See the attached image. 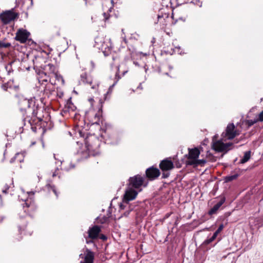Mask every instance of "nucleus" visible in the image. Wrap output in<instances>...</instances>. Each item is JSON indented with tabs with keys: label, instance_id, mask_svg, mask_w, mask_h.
I'll return each mask as SVG.
<instances>
[{
	"label": "nucleus",
	"instance_id": "30",
	"mask_svg": "<svg viewBox=\"0 0 263 263\" xmlns=\"http://www.w3.org/2000/svg\"><path fill=\"white\" fill-rule=\"evenodd\" d=\"M61 114L62 116L68 117V115L70 114V112H69L68 109H67V108L64 106V107L61 111Z\"/></svg>",
	"mask_w": 263,
	"mask_h": 263
},
{
	"label": "nucleus",
	"instance_id": "2",
	"mask_svg": "<svg viewBox=\"0 0 263 263\" xmlns=\"http://www.w3.org/2000/svg\"><path fill=\"white\" fill-rule=\"evenodd\" d=\"M79 145V142H77ZM100 141L94 135H89L85 139L84 145L79 146L77 155L80 157L79 160H82L87 158L90 155L95 156L99 154V147Z\"/></svg>",
	"mask_w": 263,
	"mask_h": 263
},
{
	"label": "nucleus",
	"instance_id": "7",
	"mask_svg": "<svg viewBox=\"0 0 263 263\" xmlns=\"http://www.w3.org/2000/svg\"><path fill=\"white\" fill-rule=\"evenodd\" d=\"M227 140H223L222 139V137H221V139L214 141L213 140L212 142V147L217 152H228L230 148V147L232 145V143H224L223 141H226Z\"/></svg>",
	"mask_w": 263,
	"mask_h": 263
},
{
	"label": "nucleus",
	"instance_id": "1",
	"mask_svg": "<svg viewBox=\"0 0 263 263\" xmlns=\"http://www.w3.org/2000/svg\"><path fill=\"white\" fill-rule=\"evenodd\" d=\"M144 177L139 175H135L134 177H130L129 179V183L124 195L122 202L120 205V210L126 211L123 213L124 216H127L130 212L133 210L128 202L129 201L134 199L141 189H139L144 183Z\"/></svg>",
	"mask_w": 263,
	"mask_h": 263
},
{
	"label": "nucleus",
	"instance_id": "10",
	"mask_svg": "<svg viewBox=\"0 0 263 263\" xmlns=\"http://www.w3.org/2000/svg\"><path fill=\"white\" fill-rule=\"evenodd\" d=\"M80 257L82 258H84V260L81 261L80 263H93L95 255L93 252L87 249L86 252L84 253V257H83L82 254H81Z\"/></svg>",
	"mask_w": 263,
	"mask_h": 263
},
{
	"label": "nucleus",
	"instance_id": "43",
	"mask_svg": "<svg viewBox=\"0 0 263 263\" xmlns=\"http://www.w3.org/2000/svg\"><path fill=\"white\" fill-rule=\"evenodd\" d=\"M26 194L28 195V196H30V195H33L34 194V193L33 192H27L26 193Z\"/></svg>",
	"mask_w": 263,
	"mask_h": 263
},
{
	"label": "nucleus",
	"instance_id": "64",
	"mask_svg": "<svg viewBox=\"0 0 263 263\" xmlns=\"http://www.w3.org/2000/svg\"><path fill=\"white\" fill-rule=\"evenodd\" d=\"M134 64H135V65H137V63H136V62H134Z\"/></svg>",
	"mask_w": 263,
	"mask_h": 263
},
{
	"label": "nucleus",
	"instance_id": "8",
	"mask_svg": "<svg viewBox=\"0 0 263 263\" xmlns=\"http://www.w3.org/2000/svg\"><path fill=\"white\" fill-rule=\"evenodd\" d=\"M174 17H157V22H160V27L162 29L165 28L167 26H171L175 24L177 20H174Z\"/></svg>",
	"mask_w": 263,
	"mask_h": 263
},
{
	"label": "nucleus",
	"instance_id": "58",
	"mask_svg": "<svg viewBox=\"0 0 263 263\" xmlns=\"http://www.w3.org/2000/svg\"><path fill=\"white\" fill-rule=\"evenodd\" d=\"M111 8L110 7V8L108 9V11H109V12H110V11H111Z\"/></svg>",
	"mask_w": 263,
	"mask_h": 263
},
{
	"label": "nucleus",
	"instance_id": "46",
	"mask_svg": "<svg viewBox=\"0 0 263 263\" xmlns=\"http://www.w3.org/2000/svg\"><path fill=\"white\" fill-rule=\"evenodd\" d=\"M97 87H98V85H92L91 88L92 89H96L97 88Z\"/></svg>",
	"mask_w": 263,
	"mask_h": 263
},
{
	"label": "nucleus",
	"instance_id": "34",
	"mask_svg": "<svg viewBox=\"0 0 263 263\" xmlns=\"http://www.w3.org/2000/svg\"><path fill=\"white\" fill-rule=\"evenodd\" d=\"M257 118L258 121L263 122V110L258 115Z\"/></svg>",
	"mask_w": 263,
	"mask_h": 263
},
{
	"label": "nucleus",
	"instance_id": "61",
	"mask_svg": "<svg viewBox=\"0 0 263 263\" xmlns=\"http://www.w3.org/2000/svg\"><path fill=\"white\" fill-rule=\"evenodd\" d=\"M180 20H182L183 21H184V20H183L182 19V17H180Z\"/></svg>",
	"mask_w": 263,
	"mask_h": 263
},
{
	"label": "nucleus",
	"instance_id": "47",
	"mask_svg": "<svg viewBox=\"0 0 263 263\" xmlns=\"http://www.w3.org/2000/svg\"><path fill=\"white\" fill-rule=\"evenodd\" d=\"M101 238L104 240L106 239V237L104 235L102 236Z\"/></svg>",
	"mask_w": 263,
	"mask_h": 263
},
{
	"label": "nucleus",
	"instance_id": "45",
	"mask_svg": "<svg viewBox=\"0 0 263 263\" xmlns=\"http://www.w3.org/2000/svg\"><path fill=\"white\" fill-rule=\"evenodd\" d=\"M137 88H139V89H142V88H142V84H141V83H140V84H139V85L138 86V87H137Z\"/></svg>",
	"mask_w": 263,
	"mask_h": 263
},
{
	"label": "nucleus",
	"instance_id": "51",
	"mask_svg": "<svg viewBox=\"0 0 263 263\" xmlns=\"http://www.w3.org/2000/svg\"><path fill=\"white\" fill-rule=\"evenodd\" d=\"M104 15H107V16H110V14H109V13L106 14V13H105V12H104Z\"/></svg>",
	"mask_w": 263,
	"mask_h": 263
},
{
	"label": "nucleus",
	"instance_id": "44",
	"mask_svg": "<svg viewBox=\"0 0 263 263\" xmlns=\"http://www.w3.org/2000/svg\"><path fill=\"white\" fill-rule=\"evenodd\" d=\"M127 71H128V70H127L124 71L123 72V73H122V76H124V75H125V74L127 72Z\"/></svg>",
	"mask_w": 263,
	"mask_h": 263
},
{
	"label": "nucleus",
	"instance_id": "12",
	"mask_svg": "<svg viewBox=\"0 0 263 263\" xmlns=\"http://www.w3.org/2000/svg\"><path fill=\"white\" fill-rule=\"evenodd\" d=\"M121 78V77L119 75V67H118V70L117 72L116 73L115 76V79L114 83L109 86L108 91L106 92V93L104 95V100H106L108 99L110 97V96L112 91L113 88L115 87V86L117 84L118 81Z\"/></svg>",
	"mask_w": 263,
	"mask_h": 263
},
{
	"label": "nucleus",
	"instance_id": "15",
	"mask_svg": "<svg viewBox=\"0 0 263 263\" xmlns=\"http://www.w3.org/2000/svg\"><path fill=\"white\" fill-rule=\"evenodd\" d=\"M199 154L200 152L197 148L189 149L187 164H189V162L192 161V160L197 159L198 158Z\"/></svg>",
	"mask_w": 263,
	"mask_h": 263
},
{
	"label": "nucleus",
	"instance_id": "50",
	"mask_svg": "<svg viewBox=\"0 0 263 263\" xmlns=\"http://www.w3.org/2000/svg\"><path fill=\"white\" fill-rule=\"evenodd\" d=\"M74 167V165L71 164L70 169L73 168Z\"/></svg>",
	"mask_w": 263,
	"mask_h": 263
},
{
	"label": "nucleus",
	"instance_id": "63",
	"mask_svg": "<svg viewBox=\"0 0 263 263\" xmlns=\"http://www.w3.org/2000/svg\"><path fill=\"white\" fill-rule=\"evenodd\" d=\"M145 71L146 72L147 69L145 67Z\"/></svg>",
	"mask_w": 263,
	"mask_h": 263
},
{
	"label": "nucleus",
	"instance_id": "22",
	"mask_svg": "<svg viewBox=\"0 0 263 263\" xmlns=\"http://www.w3.org/2000/svg\"><path fill=\"white\" fill-rule=\"evenodd\" d=\"M251 157V151H247L245 153L244 156L240 160L241 163H245L247 162L250 158Z\"/></svg>",
	"mask_w": 263,
	"mask_h": 263
},
{
	"label": "nucleus",
	"instance_id": "40",
	"mask_svg": "<svg viewBox=\"0 0 263 263\" xmlns=\"http://www.w3.org/2000/svg\"><path fill=\"white\" fill-rule=\"evenodd\" d=\"M52 51V49L48 47V50L46 51H43L46 55H49L50 53V52Z\"/></svg>",
	"mask_w": 263,
	"mask_h": 263
},
{
	"label": "nucleus",
	"instance_id": "18",
	"mask_svg": "<svg viewBox=\"0 0 263 263\" xmlns=\"http://www.w3.org/2000/svg\"><path fill=\"white\" fill-rule=\"evenodd\" d=\"M25 152H21V153H17L16 154L14 157H13L11 159L10 162V163H13L14 162V161L16 160L17 161L19 162H22L24 161V158L25 155Z\"/></svg>",
	"mask_w": 263,
	"mask_h": 263
},
{
	"label": "nucleus",
	"instance_id": "11",
	"mask_svg": "<svg viewBox=\"0 0 263 263\" xmlns=\"http://www.w3.org/2000/svg\"><path fill=\"white\" fill-rule=\"evenodd\" d=\"M159 166L163 172H167L173 169L174 167L173 162L168 158L162 160Z\"/></svg>",
	"mask_w": 263,
	"mask_h": 263
},
{
	"label": "nucleus",
	"instance_id": "42",
	"mask_svg": "<svg viewBox=\"0 0 263 263\" xmlns=\"http://www.w3.org/2000/svg\"><path fill=\"white\" fill-rule=\"evenodd\" d=\"M79 135L80 137H84V135L83 134V132L81 130H79Z\"/></svg>",
	"mask_w": 263,
	"mask_h": 263
},
{
	"label": "nucleus",
	"instance_id": "17",
	"mask_svg": "<svg viewBox=\"0 0 263 263\" xmlns=\"http://www.w3.org/2000/svg\"><path fill=\"white\" fill-rule=\"evenodd\" d=\"M80 84H88L91 85L92 84V79L90 77L88 76L85 72H83L80 76L79 81Z\"/></svg>",
	"mask_w": 263,
	"mask_h": 263
},
{
	"label": "nucleus",
	"instance_id": "53",
	"mask_svg": "<svg viewBox=\"0 0 263 263\" xmlns=\"http://www.w3.org/2000/svg\"><path fill=\"white\" fill-rule=\"evenodd\" d=\"M56 176H57V174H55V172L53 173V174H52V176L54 177H55Z\"/></svg>",
	"mask_w": 263,
	"mask_h": 263
},
{
	"label": "nucleus",
	"instance_id": "62",
	"mask_svg": "<svg viewBox=\"0 0 263 263\" xmlns=\"http://www.w3.org/2000/svg\"><path fill=\"white\" fill-rule=\"evenodd\" d=\"M59 163L60 164H62V162L61 161H59Z\"/></svg>",
	"mask_w": 263,
	"mask_h": 263
},
{
	"label": "nucleus",
	"instance_id": "5",
	"mask_svg": "<svg viewBox=\"0 0 263 263\" xmlns=\"http://www.w3.org/2000/svg\"><path fill=\"white\" fill-rule=\"evenodd\" d=\"M18 198L22 200L24 203L22 204L23 210L25 213V215L30 214L31 212L36 210V205L34 201L31 197L27 198H21V196H18Z\"/></svg>",
	"mask_w": 263,
	"mask_h": 263
},
{
	"label": "nucleus",
	"instance_id": "27",
	"mask_svg": "<svg viewBox=\"0 0 263 263\" xmlns=\"http://www.w3.org/2000/svg\"><path fill=\"white\" fill-rule=\"evenodd\" d=\"M238 177L237 174H234L233 175L228 176L225 177L224 180L225 182H228L231 181L235 179H236Z\"/></svg>",
	"mask_w": 263,
	"mask_h": 263
},
{
	"label": "nucleus",
	"instance_id": "39",
	"mask_svg": "<svg viewBox=\"0 0 263 263\" xmlns=\"http://www.w3.org/2000/svg\"><path fill=\"white\" fill-rule=\"evenodd\" d=\"M169 175L170 173L168 172H163V173H162V177L164 178H167L169 176Z\"/></svg>",
	"mask_w": 263,
	"mask_h": 263
},
{
	"label": "nucleus",
	"instance_id": "19",
	"mask_svg": "<svg viewBox=\"0 0 263 263\" xmlns=\"http://www.w3.org/2000/svg\"><path fill=\"white\" fill-rule=\"evenodd\" d=\"M206 160L204 159H196L192 160V161H190L189 162V165H195V166H198V165H203L206 163Z\"/></svg>",
	"mask_w": 263,
	"mask_h": 263
},
{
	"label": "nucleus",
	"instance_id": "9",
	"mask_svg": "<svg viewBox=\"0 0 263 263\" xmlns=\"http://www.w3.org/2000/svg\"><path fill=\"white\" fill-rule=\"evenodd\" d=\"M30 35V33L23 29H19L16 33L15 39L21 43H25Z\"/></svg>",
	"mask_w": 263,
	"mask_h": 263
},
{
	"label": "nucleus",
	"instance_id": "31",
	"mask_svg": "<svg viewBox=\"0 0 263 263\" xmlns=\"http://www.w3.org/2000/svg\"><path fill=\"white\" fill-rule=\"evenodd\" d=\"M11 46L10 43H4L0 41V47L2 48H8Z\"/></svg>",
	"mask_w": 263,
	"mask_h": 263
},
{
	"label": "nucleus",
	"instance_id": "29",
	"mask_svg": "<svg viewBox=\"0 0 263 263\" xmlns=\"http://www.w3.org/2000/svg\"><path fill=\"white\" fill-rule=\"evenodd\" d=\"M46 186L49 191H52L54 193L57 197L58 196V194L54 185L51 184H47Z\"/></svg>",
	"mask_w": 263,
	"mask_h": 263
},
{
	"label": "nucleus",
	"instance_id": "20",
	"mask_svg": "<svg viewBox=\"0 0 263 263\" xmlns=\"http://www.w3.org/2000/svg\"><path fill=\"white\" fill-rule=\"evenodd\" d=\"M17 14L14 11L13 9L7 10L0 14V16H17Z\"/></svg>",
	"mask_w": 263,
	"mask_h": 263
},
{
	"label": "nucleus",
	"instance_id": "23",
	"mask_svg": "<svg viewBox=\"0 0 263 263\" xmlns=\"http://www.w3.org/2000/svg\"><path fill=\"white\" fill-rule=\"evenodd\" d=\"M111 138L112 140L111 143L116 144L121 140V135L118 134H114L111 136Z\"/></svg>",
	"mask_w": 263,
	"mask_h": 263
},
{
	"label": "nucleus",
	"instance_id": "38",
	"mask_svg": "<svg viewBox=\"0 0 263 263\" xmlns=\"http://www.w3.org/2000/svg\"><path fill=\"white\" fill-rule=\"evenodd\" d=\"M223 224H221L216 231L219 233L223 230Z\"/></svg>",
	"mask_w": 263,
	"mask_h": 263
},
{
	"label": "nucleus",
	"instance_id": "41",
	"mask_svg": "<svg viewBox=\"0 0 263 263\" xmlns=\"http://www.w3.org/2000/svg\"><path fill=\"white\" fill-rule=\"evenodd\" d=\"M218 234L219 233L217 231H216L212 236L213 238H214L215 239L217 237Z\"/></svg>",
	"mask_w": 263,
	"mask_h": 263
},
{
	"label": "nucleus",
	"instance_id": "56",
	"mask_svg": "<svg viewBox=\"0 0 263 263\" xmlns=\"http://www.w3.org/2000/svg\"><path fill=\"white\" fill-rule=\"evenodd\" d=\"M93 101V99H89V101H90V102H91V101Z\"/></svg>",
	"mask_w": 263,
	"mask_h": 263
},
{
	"label": "nucleus",
	"instance_id": "49",
	"mask_svg": "<svg viewBox=\"0 0 263 263\" xmlns=\"http://www.w3.org/2000/svg\"><path fill=\"white\" fill-rule=\"evenodd\" d=\"M155 42V39L154 37L153 38L152 40V43L154 44Z\"/></svg>",
	"mask_w": 263,
	"mask_h": 263
},
{
	"label": "nucleus",
	"instance_id": "24",
	"mask_svg": "<svg viewBox=\"0 0 263 263\" xmlns=\"http://www.w3.org/2000/svg\"><path fill=\"white\" fill-rule=\"evenodd\" d=\"M65 107L68 109L69 112L70 113L71 112H73L76 109L75 106L70 102L68 101L66 104L65 105Z\"/></svg>",
	"mask_w": 263,
	"mask_h": 263
},
{
	"label": "nucleus",
	"instance_id": "4",
	"mask_svg": "<svg viewBox=\"0 0 263 263\" xmlns=\"http://www.w3.org/2000/svg\"><path fill=\"white\" fill-rule=\"evenodd\" d=\"M20 109L22 111H25L28 113H31L33 115H36L34 98L30 99H23L20 101Z\"/></svg>",
	"mask_w": 263,
	"mask_h": 263
},
{
	"label": "nucleus",
	"instance_id": "32",
	"mask_svg": "<svg viewBox=\"0 0 263 263\" xmlns=\"http://www.w3.org/2000/svg\"><path fill=\"white\" fill-rule=\"evenodd\" d=\"M215 239L214 238H213V237L212 236L210 238H208L206 239H205L203 242V244L205 245L210 244L211 242L213 241Z\"/></svg>",
	"mask_w": 263,
	"mask_h": 263
},
{
	"label": "nucleus",
	"instance_id": "33",
	"mask_svg": "<svg viewBox=\"0 0 263 263\" xmlns=\"http://www.w3.org/2000/svg\"><path fill=\"white\" fill-rule=\"evenodd\" d=\"M47 67H49L50 71L53 73V74L55 73L56 68L52 64H48Z\"/></svg>",
	"mask_w": 263,
	"mask_h": 263
},
{
	"label": "nucleus",
	"instance_id": "35",
	"mask_svg": "<svg viewBox=\"0 0 263 263\" xmlns=\"http://www.w3.org/2000/svg\"><path fill=\"white\" fill-rule=\"evenodd\" d=\"M121 38L123 39V41L126 43H127V40H126V35H125V32L124 31V29H122V34H121Z\"/></svg>",
	"mask_w": 263,
	"mask_h": 263
},
{
	"label": "nucleus",
	"instance_id": "28",
	"mask_svg": "<svg viewBox=\"0 0 263 263\" xmlns=\"http://www.w3.org/2000/svg\"><path fill=\"white\" fill-rule=\"evenodd\" d=\"M55 79L59 81V82H61L62 84H64V80L63 79V78L62 76L58 74L56 72L53 74Z\"/></svg>",
	"mask_w": 263,
	"mask_h": 263
},
{
	"label": "nucleus",
	"instance_id": "26",
	"mask_svg": "<svg viewBox=\"0 0 263 263\" xmlns=\"http://www.w3.org/2000/svg\"><path fill=\"white\" fill-rule=\"evenodd\" d=\"M16 17H0L2 22L4 25H6L14 20Z\"/></svg>",
	"mask_w": 263,
	"mask_h": 263
},
{
	"label": "nucleus",
	"instance_id": "6",
	"mask_svg": "<svg viewBox=\"0 0 263 263\" xmlns=\"http://www.w3.org/2000/svg\"><path fill=\"white\" fill-rule=\"evenodd\" d=\"M239 135V132L235 129L234 124L230 123L227 125L225 132L222 133L221 137L223 140H232Z\"/></svg>",
	"mask_w": 263,
	"mask_h": 263
},
{
	"label": "nucleus",
	"instance_id": "21",
	"mask_svg": "<svg viewBox=\"0 0 263 263\" xmlns=\"http://www.w3.org/2000/svg\"><path fill=\"white\" fill-rule=\"evenodd\" d=\"M49 80V77L44 72H42L40 74V77L39 78V83H42V85H43L44 82H47Z\"/></svg>",
	"mask_w": 263,
	"mask_h": 263
},
{
	"label": "nucleus",
	"instance_id": "48",
	"mask_svg": "<svg viewBox=\"0 0 263 263\" xmlns=\"http://www.w3.org/2000/svg\"><path fill=\"white\" fill-rule=\"evenodd\" d=\"M90 64H91L92 68H94L95 67V64H94V63L93 62H91Z\"/></svg>",
	"mask_w": 263,
	"mask_h": 263
},
{
	"label": "nucleus",
	"instance_id": "59",
	"mask_svg": "<svg viewBox=\"0 0 263 263\" xmlns=\"http://www.w3.org/2000/svg\"><path fill=\"white\" fill-rule=\"evenodd\" d=\"M164 74H166V75L168 76V72H166V73H165Z\"/></svg>",
	"mask_w": 263,
	"mask_h": 263
},
{
	"label": "nucleus",
	"instance_id": "25",
	"mask_svg": "<svg viewBox=\"0 0 263 263\" xmlns=\"http://www.w3.org/2000/svg\"><path fill=\"white\" fill-rule=\"evenodd\" d=\"M258 122L257 117L255 118L253 120H247L243 122L245 123L246 125H248V127L251 126L255 123Z\"/></svg>",
	"mask_w": 263,
	"mask_h": 263
},
{
	"label": "nucleus",
	"instance_id": "13",
	"mask_svg": "<svg viewBox=\"0 0 263 263\" xmlns=\"http://www.w3.org/2000/svg\"><path fill=\"white\" fill-rule=\"evenodd\" d=\"M160 174L159 170L154 167H149L146 171V175L150 180H153L157 178Z\"/></svg>",
	"mask_w": 263,
	"mask_h": 263
},
{
	"label": "nucleus",
	"instance_id": "57",
	"mask_svg": "<svg viewBox=\"0 0 263 263\" xmlns=\"http://www.w3.org/2000/svg\"><path fill=\"white\" fill-rule=\"evenodd\" d=\"M98 117L99 116L97 114L95 115V118H98Z\"/></svg>",
	"mask_w": 263,
	"mask_h": 263
},
{
	"label": "nucleus",
	"instance_id": "60",
	"mask_svg": "<svg viewBox=\"0 0 263 263\" xmlns=\"http://www.w3.org/2000/svg\"><path fill=\"white\" fill-rule=\"evenodd\" d=\"M94 123H96V124H98V121H96Z\"/></svg>",
	"mask_w": 263,
	"mask_h": 263
},
{
	"label": "nucleus",
	"instance_id": "55",
	"mask_svg": "<svg viewBox=\"0 0 263 263\" xmlns=\"http://www.w3.org/2000/svg\"><path fill=\"white\" fill-rule=\"evenodd\" d=\"M21 190H22V191L23 193L24 194H25V191H24L23 189H21Z\"/></svg>",
	"mask_w": 263,
	"mask_h": 263
},
{
	"label": "nucleus",
	"instance_id": "36",
	"mask_svg": "<svg viewBox=\"0 0 263 263\" xmlns=\"http://www.w3.org/2000/svg\"><path fill=\"white\" fill-rule=\"evenodd\" d=\"M9 189V186L7 184H6L5 186H4V188L2 190L3 193L6 194L7 191Z\"/></svg>",
	"mask_w": 263,
	"mask_h": 263
},
{
	"label": "nucleus",
	"instance_id": "54",
	"mask_svg": "<svg viewBox=\"0 0 263 263\" xmlns=\"http://www.w3.org/2000/svg\"><path fill=\"white\" fill-rule=\"evenodd\" d=\"M35 144V142H32L31 143V145H34Z\"/></svg>",
	"mask_w": 263,
	"mask_h": 263
},
{
	"label": "nucleus",
	"instance_id": "52",
	"mask_svg": "<svg viewBox=\"0 0 263 263\" xmlns=\"http://www.w3.org/2000/svg\"><path fill=\"white\" fill-rule=\"evenodd\" d=\"M168 68L170 70H172L173 69V67L172 66L169 65Z\"/></svg>",
	"mask_w": 263,
	"mask_h": 263
},
{
	"label": "nucleus",
	"instance_id": "14",
	"mask_svg": "<svg viewBox=\"0 0 263 263\" xmlns=\"http://www.w3.org/2000/svg\"><path fill=\"white\" fill-rule=\"evenodd\" d=\"M100 231L101 229L98 226H95L92 228H90L88 231V237L92 239L97 238Z\"/></svg>",
	"mask_w": 263,
	"mask_h": 263
},
{
	"label": "nucleus",
	"instance_id": "3",
	"mask_svg": "<svg viewBox=\"0 0 263 263\" xmlns=\"http://www.w3.org/2000/svg\"><path fill=\"white\" fill-rule=\"evenodd\" d=\"M111 44L110 40L106 39L103 35L97 36L95 39L94 46L101 50L105 56L111 53Z\"/></svg>",
	"mask_w": 263,
	"mask_h": 263
},
{
	"label": "nucleus",
	"instance_id": "37",
	"mask_svg": "<svg viewBox=\"0 0 263 263\" xmlns=\"http://www.w3.org/2000/svg\"><path fill=\"white\" fill-rule=\"evenodd\" d=\"M44 93L45 95V98L46 97H47L48 98H49L50 95V94H51V92L50 91L48 92V90L47 89H44Z\"/></svg>",
	"mask_w": 263,
	"mask_h": 263
},
{
	"label": "nucleus",
	"instance_id": "16",
	"mask_svg": "<svg viewBox=\"0 0 263 263\" xmlns=\"http://www.w3.org/2000/svg\"><path fill=\"white\" fill-rule=\"evenodd\" d=\"M225 201L226 198L224 197H221L219 202L215 204L213 207L211 208V210L209 211V214L212 215L216 213L220 207L224 203Z\"/></svg>",
	"mask_w": 263,
	"mask_h": 263
}]
</instances>
